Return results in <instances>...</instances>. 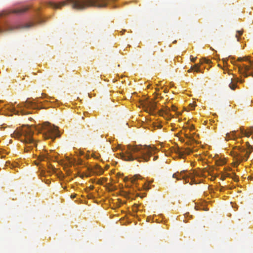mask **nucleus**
I'll return each mask as SVG.
<instances>
[{"instance_id": "nucleus-29", "label": "nucleus", "mask_w": 253, "mask_h": 253, "mask_svg": "<svg viewBox=\"0 0 253 253\" xmlns=\"http://www.w3.org/2000/svg\"><path fill=\"white\" fill-rule=\"evenodd\" d=\"M223 63L225 64V63H227V60L226 59H223Z\"/></svg>"}, {"instance_id": "nucleus-21", "label": "nucleus", "mask_w": 253, "mask_h": 253, "mask_svg": "<svg viewBox=\"0 0 253 253\" xmlns=\"http://www.w3.org/2000/svg\"><path fill=\"white\" fill-rule=\"evenodd\" d=\"M159 113H160V115H161V116H163L164 113H165V114H167L168 113L167 112H165L163 110L160 111Z\"/></svg>"}, {"instance_id": "nucleus-18", "label": "nucleus", "mask_w": 253, "mask_h": 253, "mask_svg": "<svg viewBox=\"0 0 253 253\" xmlns=\"http://www.w3.org/2000/svg\"><path fill=\"white\" fill-rule=\"evenodd\" d=\"M138 178V175H134L133 176V177H132L131 178H130V181H131V183H133V184H136L135 183V181Z\"/></svg>"}, {"instance_id": "nucleus-9", "label": "nucleus", "mask_w": 253, "mask_h": 253, "mask_svg": "<svg viewBox=\"0 0 253 253\" xmlns=\"http://www.w3.org/2000/svg\"><path fill=\"white\" fill-rule=\"evenodd\" d=\"M34 25V24L33 23H29L26 24V25H25L23 26H21V27L19 26V27H13L11 26H9L8 24H5L4 25L3 27H2V26H0V33L3 32L4 31H11L14 29L18 28H29V27L33 26Z\"/></svg>"}, {"instance_id": "nucleus-12", "label": "nucleus", "mask_w": 253, "mask_h": 253, "mask_svg": "<svg viewBox=\"0 0 253 253\" xmlns=\"http://www.w3.org/2000/svg\"><path fill=\"white\" fill-rule=\"evenodd\" d=\"M148 108L151 113H153L157 108V104L154 101L149 102L148 104Z\"/></svg>"}, {"instance_id": "nucleus-35", "label": "nucleus", "mask_w": 253, "mask_h": 253, "mask_svg": "<svg viewBox=\"0 0 253 253\" xmlns=\"http://www.w3.org/2000/svg\"><path fill=\"white\" fill-rule=\"evenodd\" d=\"M222 179L223 180H224L225 179V178H223V177H222Z\"/></svg>"}, {"instance_id": "nucleus-4", "label": "nucleus", "mask_w": 253, "mask_h": 253, "mask_svg": "<svg viewBox=\"0 0 253 253\" xmlns=\"http://www.w3.org/2000/svg\"><path fill=\"white\" fill-rule=\"evenodd\" d=\"M246 144L248 150H246L245 148L240 146H236L234 148V150L231 152L234 160V166H237L243 161H247L250 154L252 153V146L248 142H246Z\"/></svg>"}, {"instance_id": "nucleus-14", "label": "nucleus", "mask_w": 253, "mask_h": 253, "mask_svg": "<svg viewBox=\"0 0 253 253\" xmlns=\"http://www.w3.org/2000/svg\"><path fill=\"white\" fill-rule=\"evenodd\" d=\"M194 143H196V141L193 138H191L186 142V144L188 145H192Z\"/></svg>"}, {"instance_id": "nucleus-8", "label": "nucleus", "mask_w": 253, "mask_h": 253, "mask_svg": "<svg viewBox=\"0 0 253 253\" xmlns=\"http://www.w3.org/2000/svg\"><path fill=\"white\" fill-rule=\"evenodd\" d=\"M172 177L176 178L177 180H180L181 179L186 180L187 178H190L192 180L193 179V176L191 172L185 173V171H181L180 173H175L173 174Z\"/></svg>"}, {"instance_id": "nucleus-24", "label": "nucleus", "mask_w": 253, "mask_h": 253, "mask_svg": "<svg viewBox=\"0 0 253 253\" xmlns=\"http://www.w3.org/2000/svg\"><path fill=\"white\" fill-rule=\"evenodd\" d=\"M235 87H236L235 85L234 84L232 85V86L231 85L230 86V87L232 89H235Z\"/></svg>"}, {"instance_id": "nucleus-17", "label": "nucleus", "mask_w": 253, "mask_h": 253, "mask_svg": "<svg viewBox=\"0 0 253 253\" xmlns=\"http://www.w3.org/2000/svg\"><path fill=\"white\" fill-rule=\"evenodd\" d=\"M193 71L196 72H199L200 71V66L198 64H195L193 67H192Z\"/></svg>"}, {"instance_id": "nucleus-32", "label": "nucleus", "mask_w": 253, "mask_h": 253, "mask_svg": "<svg viewBox=\"0 0 253 253\" xmlns=\"http://www.w3.org/2000/svg\"><path fill=\"white\" fill-rule=\"evenodd\" d=\"M238 37H239V36H238V35H236V37L237 38H238ZM238 41H239V39H238Z\"/></svg>"}, {"instance_id": "nucleus-28", "label": "nucleus", "mask_w": 253, "mask_h": 253, "mask_svg": "<svg viewBox=\"0 0 253 253\" xmlns=\"http://www.w3.org/2000/svg\"><path fill=\"white\" fill-rule=\"evenodd\" d=\"M193 68L192 67L188 71V72H191L192 71H193Z\"/></svg>"}, {"instance_id": "nucleus-15", "label": "nucleus", "mask_w": 253, "mask_h": 253, "mask_svg": "<svg viewBox=\"0 0 253 253\" xmlns=\"http://www.w3.org/2000/svg\"><path fill=\"white\" fill-rule=\"evenodd\" d=\"M201 64L203 63H206L207 64H210L211 63V61L208 59H207L206 58H203L201 59Z\"/></svg>"}, {"instance_id": "nucleus-27", "label": "nucleus", "mask_w": 253, "mask_h": 253, "mask_svg": "<svg viewBox=\"0 0 253 253\" xmlns=\"http://www.w3.org/2000/svg\"><path fill=\"white\" fill-rule=\"evenodd\" d=\"M185 137H186V138H188V139H190V138H192V137H190V136H189L188 134H185Z\"/></svg>"}, {"instance_id": "nucleus-33", "label": "nucleus", "mask_w": 253, "mask_h": 253, "mask_svg": "<svg viewBox=\"0 0 253 253\" xmlns=\"http://www.w3.org/2000/svg\"><path fill=\"white\" fill-rule=\"evenodd\" d=\"M77 164L79 165V164H81V162H78L77 163Z\"/></svg>"}, {"instance_id": "nucleus-19", "label": "nucleus", "mask_w": 253, "mask_h": 253, "mask_svg": "<svg viewBox=\"0 0 253 253\" xmlns=\"http://www.w3.org/2000/svg\"><path fill=\"white\" fill-rule=\"evenodd\" d=\"M46 158L47 156L45 154H42L39 157L38 160L40 161H44Z\"/></svg>"}, {"instance_id": "nucleus-13", "label": "nucleus", "mask_w": 253, "mask_h": 253, "mask_svg": "<svg viewBox=\"0 0 253 253\" xmlns=\"http://www.w3.org/2000/svg\"><path fill=\"white\" fill-rule=\"evenodd\" d=\"M192 152V150L189 148H186L183 151H179V155L181 158H183L185 155H189Z\"/></svg>"}, {"instance_id": "nucleus-20", "label": "nucleus", "mask_w": 253, "mask_h": 253, "mask_svg": "<svg viewBox=\"0 0 253 253\" xmlns=\"http://www.w3.org/2000/svg\"><path fill=\"white\" fill-rule=\"evenodd\" d=\"M243 61H249V63H250V61L253 62V61L249 60V57H243Z\"/></svg>"}, {"instance_id": "nucleus-3", "label": "nucleus", "mask_w": 253, "mask_h": 253, "mask_svg": "<svg viewBox=\"0 0 253 253\" xmlns=\"http://www.w3.org/2000/svg\"><path fill=\"white\" fill-rule=\"evenodd\" d=\"M39 133H42L44 139H51L53 141L60 134L58 127L52 125L48 122H44L42 125L36 127Z\"/></svg>"}, {"instance_id": "nucleus-5", "label": "nucleus", "mask_w": 253, "mask_h": 253, "mask_svg": "<svg viewBox=\"0 0 253 253\" xmlns=\"http://www.w3.org/2000/svg\"><path fill=\"white\" fill-rule=\"evenodd\" d=\"M35 104L33 102L27 100L26 101L22 102L21 104H19L17 105L18 107L20 109V110H17L14 107H12L11 109H10V111L13 113L17 115L20 114L21 115H24L29 114L30 113L29 112L25 111L23 109V107H25L26 108H35Z\"/></svg>"}, {"instance_id": "nucleus-6", "label": "nucleus", "mask_w": 253, "mask_h": 253, "mask_svg": "<svg viewBox=\"0 0 253 253\" xmlns=\"http://www.w3.org/2000/svg\"><path fill=\"white\" fill-rule=\"evenodd\" d=\"M238 69L240 73L245 77H248L249 76L253 77V62L250 61L249 65L245 64L239 65Z\"/></svg>"}, {"instance_id": "nucleus-30", "label": "nucleus", "mask_w": 253, "mask_h": 253, "mask_svg": "<svg viewBox=\"0 0 253 253\" xmlns=\"http://www.w3.org/2000/svg\"><path fill=\"white\" fill-rule=\"evenodd\" d=\"M172 110L175 111V109H176V107L173 106H172Z\"/></svg>"}, {"instance_id": "nucleus-23", "label": "nucleus", "mask_w": 253, "mask_h": 253, "mask_svg": "<svg viewBox=\"0 0 253 253\" xmlns=\"http://www.w3.org/2000/svg\"><path fill=\"white\" fill-rule=\"evenodd\" d=\"M76 194H72L71 195V199H74V198H75L76 197Z\"/></svg>"}, {"instance_id": "nucleus-10", "label": "nucleus", "mask_w": 253, "mask_h": 253, "mask_svg": "<svg viewBox=\"0 0 253 253\" xmlns=\"http://www.w3.org/2000/svg\"><path fill=\"white\" fill-rule=\"evenodd\" d=\"M237 138V136L236 135V131L233 130L231 131L229 133H227L226 134V136L225 137V139L226 141H228L229 140H235Z\"/></svg>"}, {"instance_id": "nucleus-26", "label": "nucleus", "mask_w": 253, "mask_h": 253, "mask_svg": "<svg viewBox=\"0 0 253 253\" xmlns=\"http://www.w3.org/2000/svg\"><path fill=\"white\" fill-rule=\"evenodd\" d=\"M196 58H192L191 59V61H192V62H195V61H196Z\"/></svg>"}, {"instance_id": "nucleus-25", "label": "nucleus", "mask_w": 253, "mask_h": 253, "mask_svg": "<svg viewBox=\"0 0 253 253\" xmlns=\"http://www.w3.org/2000/svg\"><path fill=\"white\" fill-rule=\"evenodd\" d=\"M238 60L239 61H243V57H240V58H239Z\"/></svg>"}, {"instance_id": "nucleus-34", "label": "nucleus", "mask_w": 253, "mask_h": 253, "mask_svg": "<svg viewBox=\"0 0 253 253\" xmlns=\"http://www.w3.org/2000/svg\"><path fill=\"white\" fill-rule=\"evenodd\" d=\"M222 179L223 180H224L225 179V178H223V177H222Z\"/></svg>"}, {"instance_id": "nucleus-2", "label": "nucleus", "mask_w": 253, "mask_h": 253, "mask_svg": "<svg viewBox=\"0 0 253 253\" xmlns=\"http://www.w3.org/2000/svg\"><path fill=\"white\" fill-rule=\"evenodd\" d=\"M34 131L32 127L29 126H23L21 129H16L11 136L15 138L19 139L20 140L26 144H32L36 146L35 140L32 138Z\"/></svg>"}, {"instance_id": "nucleus-22", "label": "nucleus", "mask_w": 253, "mask_h": 253, "mask_svg": "<svg viewBox=\"0 0 253 253\" xmlns=\"http://www.w3.org/2000/svg\"><path fill=\"white\" fill-rule=\"evenodd\" d=\"M237 33L240 36L243 34V31H237Z\"/></svg>"}, {"instance_id": "nucleus-31", "label": "nucleus", "mask_w": 253, "mask_h": 253, "mask_svg": "<svg viewBox=\"0 0 253 253\" xmlns=\"http://www.w3.org/2000/svg\"><path fill=\"white\" fill-rule=\"evenodd\" d=\"M157 158H158V157H157V156H155V157L154 158V161H155Z\"/></svg>"}, {"instance_id": "nucleus-11", "label": "nucleus", "mask_w": 253, "mask_h": 253, "mask_svg": "<svg viewBox=\"0 0 253 253\" xmlns=\"http://www.w3.org/2000/svg\"><path fill=\"white\" fill-rule=\"evenodd\" d=\"M241 133L246 137H249L253 133V127H250L246 130H244L243 128H240Z\"/></svg>"}, {"instance_id": "nucleus-16", "label": "nucleus", "mask_w": 253, "mask_h": 253, "mask_svg": "<svg viewBox=\"0 0 253 253\" xmlns=\"http://www.w3.org/2000/svg\"><path fill=\"white\" fill-rule=\"evenodd\" d=\"M201 64L203 63H206L207 64H210L211 63V61L208 59H207L206 58H203L201 59Z\"/></svg>"}, {"instance_id": "nucleus-36", "label": "nucleus", "mask_w": 253, "mask_h": 253, "mask_svg": "<svg viewBox=\"0 0 253 253\" xmlns=\"http://www.w3.org/2000/svg\"><path fill=\"white\" fill-rule=\"evenodd\" d=\"M25 149H26V151H28V149H27V148H25Z\"/></svg>"}, {"instance_id": "nucleus-1", "label": "nucleus", "mask_w": 253, "mask_h": 253, "mask_svg": "<svg viewBox=\"0 0 253 253\" xmlns=\"http://www.w3.org/2000/svg\"><path fill=\"white\" fill-rule=\"evenodd\" d=\"M157 149L154 147L147 145H128L125 153L120 154L122 159L126 161L148 162L150 157L156 153Z\"/></svg>"}, {"instance_id": "nucleus-7", "label": "nucleus", "mask_w": 253, "mask_h": 253, "mask_svg": "<svg viewBox=\"0 0 253 253\" xmlns=\"http://www.w3.org/2000/svg\"><path fill=\"white\" fill-rule=\"evenodd\" d=\"M28 9V7H22L13 10H5L1 12V15L4 16L8 15L10 13H15L17 14H22L25 12Z\"/></svg>"}]
</instances>
